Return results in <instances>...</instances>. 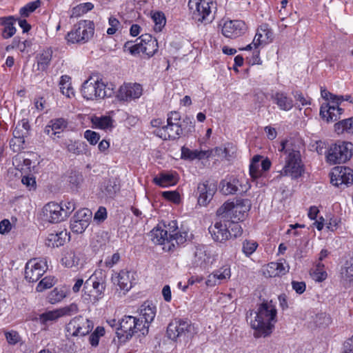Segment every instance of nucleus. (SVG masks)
I'll list each match as a JSON object with an SVG mask.
<instances>
[{"mask_svg": "<svg viewBox=\"0 0 353 353\" xmlns=\"http://www.w3.org/2000/svg\"><path fill=\"white\" fill-rule=\"evenodd\" d=\"M217 190L216 184L205 180L197 185L195 195L200 206H207Z\"/></svg>", "mask_w": 353, "mask_h": 353, "instance_id": "4468645a", "label": "nucleus"}, {"mask_svg": "<svg viewBox=\"0 0 353 353\" xmlns=\"http://www.w3.org/2000/svg\"><path fill=\"white\" fill-rule=\"evenodd\" d=\"M105 334V329L102 326H97L94 331L89 336L90 344L92 347H97L99 345V339Z\"/></svg>", "mask_w": 353, "mask_h": 353, "instance_id": "8fccbe9b", "label": "nucleus"}, {"mask_svg": "<svg viewBox=\"0 0 353 353\" xmlns=\"http://www.w3.org/2000/svg\"><path fill=\"white\" fill-rule=\"evenodd\" d=\"M17 19L12 17H0V24L4 28L2 31V37L4 39L12 37L16 32V28L14 26Z\"/></svg>", "mask_w": 353, "mask_h": 353, "instance_id": "7c9ffc66", "label": "nucleus"}, {"mask_svg": "<svg viewBox=\"0 0 353 353\" xmlns=\"http://www.w3.org/2000/svg\"><path fill=\"white\" fill-rule=\"evenodd\" d=\"M94 273L85 281L83 291L89 296L91 301H97L104 295L105 278L101 272Z\"/></svg>", "mask_w": 353, "mask_h": 353, "instance_id": "6e6552de", "label": "nucleus"}, {"mask_svg": "<svg viewBox=\"0 0 353 353\" xmlns=\"http://www.w3.org/2000/svg\"><path fill=\"white\" fill-rule=\"evenodd\" d=\"M330 182L336 187H348L353 184V170L348 167L336 166L330 173Z\"/></svg>", "mask_w": 353, "mask_h": 353, "instance_id": "ddd939ff", "label": "nucleus"}, {"mask_svg": "<svg viewBox=\"0 0 353 353\" xmlns=\"http://www.w3.org/2000/svg\"><path fill=\"white\" fill-rule=\"evenodd\" d=\"M108 23L110 26V27L108 28L107 34L109 35H112L115 34L121 26V23L119 22V21L113 16H111L108 19Z\"/></svg>", "mask_w": 353, "mask_h": 353, "instance_id": "69168bd1", "label": "nucleus"}, {"mask_svg": "<svg viewBox=\"0 0 353 353\" xmlns=\"http://www.w3.org/2000/svg\"><path fill=\"white\" fill-rule=\"evenodd\" d=\"M138 332L142 335L148 334V330L143 325V321L132 316H125L120 320L116 334L121 341H126Z\"/></svg>", "mask_w": 353, "mask_h": 353, "instance_id": "7ed1b4c3", "label": "nucleus"}, {"mask_svg": "<svg viewBox=\"0 0 353 353\" xmlns=\"http://www.w3.org/2000/svg\"><path fill=\"white\" fill-rule=\"evenodd\" d=\"M138 39L143 42V53L149 57H152L157 52L159 48L157 40L150 34H142Z\"/></svg>", "mask_w": 353, "mask_h": 353, "instance_id": "cd10ccee", "label": "nucleus"}, {"mask_svg": "<svg viewBox=\"0 0 353 353\" xmlns=\"http://www.w3.org/2000/svg\"><path fill=\"white\" fill-rule=\"evenodd\" d=\"M210 255L207 252V248L204 245H197L193 249V257L191 264L194 268L201 270L207 269L209 265Z\"/></svg>", "mask_w": 353, "mask_h": 353, "instance_id": "a211bd4d", "label": "nucleus"}, {"mask_svg": "<svg viewBox=\"0 0 353 353\" xmlns=\"http://www.w3.org/2000/svg\"><path fill=\"white\" fill-rule=\"evenodd\" d=\"M142 91V86L139 83H124L120 87L117 97L120 101H130L139 98Z\"/></svg>", "mask_w": 353, "mask_h": 353, "instance_id": "f3484780", "label": "nucleus"}, {"mask_svg": "<svg viewBox=\"0 0 353 353\" xmlns=\"http://www.w3.org/2000/svg\"><path fill=\"white\" fill-rule=\"evenodd\" d=\"M259 244L254 240H245L242 244V252L246 256H251L257 249Z\"/></svg>", "mask_w": 353, "mask_h": 353, "instance_id": "09e8293b", "label": "nucleus"}, {"mask_svg": "<svg viewBox=\"0 0 353 353\" xmlns=\"http://www.w3.org/2000/svg\"><path fill=\"white\" fill-rule=\"evenodd\" d=\"M153 181L157 185L162 188L174 185L178 182V174L172 172H160L154 178Z\"/></svg>", "mask_w": 353, "mask_h": 353, "instance_id": "393cba45", "label": "nucleus"}, {"mask_svg": "<svg viewBox=\"0 0 353 353\" xmlns=\"http://www.w3.org/2000/svg\"><path fill=\"white\" fill-rule=\"evenodd\" d=\"M113 122L112 118L106 115L101 117L94 116L91 119L92 128L101 130L112 129L114 127Z\"/></svg>", "mask_w": 353, "mask_h": 353, "instance_id": "72a5a7b5", "label": "nucleus"}, {"mask_svg": "<svg viewBox=\"0 0 353 353\" xmlns=\"http://www.w3.org/2000/svg\"><path fill=\"white\" fill-rule=\"evenodd\" d=\"M336 105H326L325 107L321 106L320 109V115L323 119H325L327 122H333L339 119L343 112V109L339 106V104L335 103Z\"/></svg>", "mask_w": 353, "mask_h": 353, "instance_id": "b1692460", "label": "nucleus"}, {"mask_svg": "<svg viewBox=\"0 0 353 353\" xmlns=\"http://www.w3.org/2000/svg\"><path fill=\"white\" fill-rule=\"evenodd\" d=\"M66 232H61L56 234H50L48 236V245L52 247H59L63 245L65 242L63 236H66Z\"/></svg>", "mask_w": 353, "mask_h": 353, "instance_id": "37998d69", "label": "nucleus"}, {"mask_svg": "<svg viewBox=\"0 0 353 353\" xmlns=\"http://www.w3.org/2000/svg\"><path fill=\"white\" fill-rule=\"evenodd\" d=\"M152 18L154 23V30L156 32H161L166 23L164 14L162 12H156Z\"/></svg>", "mask_w": 353, "mask_h": 353, "instance_id": "49530a36", "label": "nucleus"}, {"mask_svg": "<svg viewBox=\"0 0 353 353\" xmlns=\"http://www.w3.org/2000/svg\"><path fill=\"white\" fill-rule=\"evenodd\" d=\"M80 259L77 253L73 250H70L64 254L61 259V263L66 268H73L79 265Z\"/></svg>", "mask_w": 353, "mask_h": 353, "instance_id": "ea45409f", "label": "nucleus"}, {"mask_svg": "<svg viewBox=\"0 0 353 353\" xmlns=\"http://www.w3.org/2000/svg\"><path fill=\"white\" fill-rule=\"evenodd\" d=\"M84 138L90 143V145H96L100 139V135L98 132L87 130L84 132Z\"/></svg>", "mask_w": 353, "mask_h": 353, "instance_id": "e2e57ef3", "label": "nucleus"}, {"mask_svg": "<svg viewBox=\"0 0 353 353\" xmlns=\"http://www.w3.org/2000/svg\"><path fill=\"white\" fill-rule=\"evenodd\" d=\"M94 327L92 321L79 315L71 319L66 326V332L72 336H84Z\"/></svg>", "mask_w": 353, "mask_h": 353, "instance_id": "9d476101", "label": "nucleus"}, {"mask_svg": "<svg viewBox=\"0 0 353 353\" xmlns=\"http://www.w3.org/2000/svg\"><path fill=\"white\" fill-rule=\"evenodd\" d=\"M213 273L216 279L219 281L228 279L231 276L230 268L228 265H223L219 270H215Z\"/></svg>", "mask_w": 353, "mask_h": 353, "instance_id": "603ef678", "label": "nucleus"}, {"mask_svg": "<svg viewBox=\"0 0 353 353\" xmlns=\"http://www.w3.org/2000/svg\"><path fill=\"white\" fill-rule=\"evenodd\" d=\"M211 152L209 150H191L185 146L181 148V159L194 160L196 159H203L208 158L211 155Z\"/></svg>", "mask_w": 353, "mask_h": 353, "instance_id": "2f4dec72", "label": "nucleus"}, {"mask_svg": "<svg viewBox=\"0 0 353 353\" xmlns=\"http://www.w3.org/2000/svg\"><path fill=\"white\" fill-rule=\"evenodd\" d=\"M157 313L156 306L150 301H145L141 306L140 320L148 331L150 324L154 321Z\"/></svg>", "mask_w": 353, "mask_h": 353, "instance_id": "5701e85b", "label": "nucleus"}, {"mask_svg": "<svg viewBox=\"0 0 353 353\" xmlns=\"http://www.w3.org/2000/svg\"><path fill=\"white\" fill-rule=\"evenodd\" d=\"M279 151L283 152L285 164L279 171L280 176H289L292 179H298L305 172V165L300 151L289 141L281 142Z\"/></svg>", "mask_w": 353, "mask_h": 353, "instance_id": "f257e3e1", "label": "nucleus"}, {"mask_svg": "<svg viewBox=\"0 0 353 353\" xmlns=\"http://www.w3.org/2000/svg\"><path fill=\"white\" fill-rule=\"evenodd\" d=\"M156 134L163 140H176L183 134L181 124L168 123L159 128Z\"/></svg>", "mask_w": 353, "mask_h": 353, "instance_id": "aec40b11", "label": "nucleus"}, {"mask_svg": "<svg viewBox=\"0 0 353 353\" xmlns=\"http://www.w3.org/2000/svg\"><path fill=\"white\" fill-rule=\"evenodd\" d=\"M106 85L102 79L90 78L82 85L81 94L84 99L87 100H97L103 99L110 94H108L105 90Z\"/></svg>", "mask_w": 353, "mask_h": 353, "instance_id": "1a4fd4ad", "label": "nucleus"}, {"mask_svg": "<svg viewBox=\"0 0 353 353\" xmlns=\"http://www.w3.org/2000/svg\"><path fill=\"white\" fill-rule=\"evenodd\" d=\"M237 180H233L232 181H228L225 184L223 185L222 191L225 194H234L239 190L237 184Z\"/></svg>", "mask_w": 353, "mask_h": 353, "instance_id": "6e6d98bb", "label": "nucleus"}, {"mask_svg": "<svg viewBox=\"0 0 353 353\" xmlns=\"http://www.w3.org/2000/svg\"><path fill=\"white\" fill-rule=\"evenodd\" d=\"M24 136L28 137L30 134V125L28 119H22L18 122L14 130H17Z\"/></svg>", "mask_w": 353, "mask_h": 353, "instance_id": "052dcab7", "label": "nucleus"}, {"mask_svg": "<svg viewBox=\"0 0 353 353\" xmlns=\"http://www.w3.org/2000/svg\"><path fill=\"white\" fill-rule=\"evenodd\" d=\"M59 310L61 317L65 316H71L79 312V307L77 304L72 303L69 305L59 308Z\"/></svg>", "mask_w": 353, "mask_h": 353, "instance_id": "bf43d9fd", "label": "nucleus"}, {"mask_svg": "<svg viewBox=\"0 0 353 353\" xmlns=\"http://www.w3.org/2000/svg\"><path fill=\"white\" fill-rule=\"evenodd\" d=\"M120 189V180L116 177L105 179L101 185L102 193L107 198L112 199L116 196Z\"/></svg>", "mask_w": 353, "mask_h": 353, "instance_id": "4be33fe9", "label": "nucleus"}, {"mask_svg": "<svg viewBox=\"0 0 353 353\" xmlns=\"http://www.w3.org/2000/svg\"><path fill=\"white\" fill-rule=\"evenodd\" d=\"M246 30V25L241 20L225 21L222 27V34L228 38H236L241 36Z\"/></svg>", "mask_w": 353, "mask_h": 353, "instance_id": "6ab92c4d", "label": "nucleus"}, {"mask_svg": "<svg viewBox=\"0 0 353 353\" xmlns=\"http://www.w3.org/2000/svg\"><path fill=\"white\" fill-rule=\"evenodd\" d=\"M92 213L88 208H82L70 220V229L76 234L83 233L90 225Z\"/></svg>", "mask_w": 353, "mask_h": 353, "instance_id": "2eb2a0df", "label": "nucleus"}, {"mask_svg": "<svg viewBox=\"0 0 353 353\" xmlns=\"http://www.w3.org/2000/svg\"><path fill=\"white\" fill-rule=\"evenodd\" d=\"M324 265L321 262H319L314 270L313 271L312 276L314 280L318 282H322L326 279L327 274L324 270Z\"/></svg>", "mask_w": 353, "mask_h": 353, "instance_id": "a18cd8bd", "label": "nucleus"}, {"mask_svg": "<svg viewBox=\"0 0 353 353\" xmlns=\"http://www.w3.org/2000/svg\"><path fill=\"white\" fill-rule=\"evenodd\" d=\"M217 216L219 221L211 225L208 230L214 241L224 243L232 237V233L228 227L227 218L223 215Z\"/></svg>", "mask_w": 353, "mask_h": 353, "instance_id": "dca6fc26", "label": "nucleus"}, {"mask_svg": "<svg viewBox=\"0 0 353 353\" xmlns=\"http://www.w3.org/2000/svg\"><path fill=\"white\" fill-rule=\"evenodd\" d=\"M272 99L280 110L288 111L293 108V100L283 92H276L272 95Z\"/></svg>", "mask_w": 353, "mask_h": 353, "instance_id": "c756f323", "label": "nucleus"}, {"mask_svg": "<svg viewBox=\"0 0 353 353\" xmlns=\"http://www.w3.org/2000/svg\"><path fill=\"white\" fill-rule=\"evenodd\" d=\"M61 316L59 309L45 312L39 315L40 323L43 325V330H47L49 323L56 322Z\"/></svg>", "mask_w": 353, "mask_h": 353, "instance_id": "c9c22d12", "label": "nucleus"}, {"mask_svg": "<svg viewBox=\"0 0 353 353\" xmlns=\"http://www.w3.org/2000/svg\"><path fill=\"white\" fill-rule=\"evenodd\" d=\"M65 296L66 294L64 290L55 288L50 292L48 298L51 304H54L62 301Z\"/></svg>", "mask_w": 353, "mask_h": 353, "instance_id": "de8ad7c7", "label": "nucleus"}, {"mask_svg": "<svg viewBox=\"0 0 353 353\" xmlns=\"http://www.w3.org/2000/svg\"><path fill=\"white\" fill-rule=\"evenodd\" d=\"M334 130L338 134H342L345 132L353 133V120L348 118L339 121L334 124Z\"/></svg>", "mask_w": 353, "mask_h": 353, "instance_id": "a19ab883", "label": "nucleus"}, {"mask_svg": "<svg viewBox=\"0 0 353 353\" xmlns=\"http://www.w3.org/2000/svg\"><path fill=\"white\" fill-rule=\"evenodd\" d=\"M162 196L169 201L178 204L181 201L180 194L176 191H165L162 192Z\"/></svg>", "mask_w": 353, "mask_h": 353, "instance_id": "0e129e2a", "label": "nucleus"}, {"mask_svg": "<svg viewBox=\"0 0 353 353\" xmlns=\"http://www.w3.org/2000/svg\"><path fill=\"white\" fill-rule=\"evenodd\" d=\"M132 272L123 270H121L115 277H112V280L114 283H117L119 286L121 290L128 292L132 287Z\"/></svg>", "mask_w": 353, "mask_h": 353, "instance_id": "a878e982", "label": "nucleus"}, {"mask_svg": "<svg viewBox=\"0 0 353 353\" xmlns=\"http://www.w3.org/2000/svg\"><path fill=\"white\" fill-rule=\"evenodd\" d=\"M259 31L263 34L265 44L271 42L273 39V32L268 23H263L259 27Z\"/></svg>", "mask_w": 353, "mask_h": 353, "instance_id": "5fc2aeb1", "label": "nucleus"}, {"mask_svg": "<svg viewBox=\"0 0 353 353\" xmlns=\"http://www.w3.org/2000/svg\"><path fill=\"white\" fill-rule=\"evenodd\" d=\"M124 48L128 50L132 55L139 54L140 52L143 53V42L140 40L138 43L133 44L132 42H126L124 45Z\"/></svg>", "mask_w": 353, "mask_h": 353, "instance_id": "864d4df0", "label": "nucleus"}, {"mask_svg": "<svg viewBox=\"0 0 353 353\" xmlns=\"http://www.w3.org/2000/svg\"><path fill=\"white\" fill-rule=\"evenodd\" d=\"M47 269V262L45 259H30L26 265L25 279L29 283L37 282L46 272Z\"/></svg>", "mask_w": 353, "mask_h": 353, "instance_id": "f8f14e48", "label": "nucleus"}, {"mask_svg": "<svg viewBox=\"0 0 353 353\" xmlns=\"http://www.w3.org/2000/svg\"><path fill=\"white\" fill-rule=\"evenodd\" d=\"M54 285V278L51 276H46L38 283L36 289L38 292H42L52 288Z\"/></svg>", "mask_w": 353, "mask_h": 353, "instance_id": "13d9d810", "label": "nucleus"}, {"mask_svg": "<svg viewBox=\"0 0 353 353\" xmlns=\"http://www.w3.org/2000/svg\"><path fill=\"white\" fill-rule=\"evenodd\" d=\"M193 326L188 319L176 318L172 321L167 327V336L173 341L181 336H188L192 333Z\"/></svg>", "mask_w": 353, "mask_h": 353, "instance_id": "9b49d317", "label": "nucleus"}, {"mask_svg": "<svg viewBox=\"0 0 353 353\" xmlns=\"http://www.w3.org/2000/svg\"><path fill=\"white\" fill-rule=\"evenodd\" d=\"M341 279L348 286L353 285V257L345 261L341 270Z\"/></svg>", "mask_w": 353, "mask_h": 353, "instance_id": "473e14b6", "label": "nucleus"}, {"mask_svg": "<svg viewBox=\"0 0 353 353\" xmlns=\"http://www.w3.org/2000/svg\"><path fill=\"white\" fill-rule=\"evenodd\" d=\"M239 221H235L234 219H227L228 227L230 233H232V236L236 238L239 236H241L243 230L241 226L239 223Z\"/></svg>", "mask_w": 353, "mask_h": 353, "instance_id": "3c124183", "label": "nucleus"}, {"mask_svg": "<svg viewBox=\"0 0 353 353\" xmlns=\"http://www.w3.org/2000/svg\"><path fill=\"white\" fill-rule=\"evenodd\" d=\"M94 32V22L90 20H81L67 34L65 39L68 43L84 44L93 37Z\"/></svg>", "mask_w": 353, "mask_h": 353, "instance_id": "423d86ee", "label": "nucleus"}, {"mask_svg": "<svg viewBox=\"0 0 353 353\" xmlns=\"http://www.w3.org/2000/svg\"><path fill=\"white\" fill-rule=\"evenodd\" d=\"M41 3V0H36L27 3L20 9L19 13L21 16L23 17H28L30 13L33 12L36 10V9L40 7Z\"/></svg>", "mask_w": 353, "mask_h": 353, "instance_id": "c03bdc74", "label": "nucleus"}, {"mask_svg": "<svg viewBox=\"0 0 353 353\" xmlns=\"http://www.w3.org/2000/svg\"><path fill=\"white\" fill-rule=\"evenodd\" d=\"M94 8V5L91 2L83 3L77 5L72 9L71 17H79Z\"/></svg>", "mask_w": 353, "mask_h": 353, "instance_id": "79ce46f5", "label": "nucleus"}, {"mask_svg": "<svg viewBox=\"0 0 353 353\" xmlns=\"http://www.w3.org/2000/svg\"><path fill=\"white\" fill-rule=\"evenodd\" d=\"M321 94L322 98L325 100L330 101L333 103L339 104V95H335L330 92L325 88H321Z\"/></svg>", "mask_w": 353, "mask_h": 353, "instance_id": "774afa93", "label": "nucleus"}, {"mask_svg": "<svg viewBox=\"0 0 353 353\" xmlns=\"http://www.w3.org/2000/svg\"><path fill=\"white\" fill-rule=\"evenodd\" d=\"M215 5L214 0H189L188 1V7L192 12L193 19L205 23L212 21V8Z\"/></svg>", "mask_w": 353, "mask_h": 353, "instance_id": "0eeeda50", "label": "nucleus"}, {"mask_svg": "<svg viewBox=\"0 0 353 353\" xmlns=\"http://www.w3.org/2000/svg\"><path fill=\"white\" fill-rule=\"evenodd\" d=\"M59 204L61 205V207H63V213L65 218L69 216V215L75 210V203L73 201H62Z\"/></svg>", "mask_w": 353, "mask_h": 353, "instance_id": "338daca9", "label": "nucleus"}, {"mask_svg": "<svg viewBox=\"0 0 353 353\" xmlns=\"http://www.w3.org/2000/svg\"><path fill=\"white\" fill-rule=\"evenodd\" d=\"M188 238V232H176L173 234H169V243H171L170 245H168V250L171 251L175 247L174 244L172 243L173 241H175L176 243L179 245H182L186 242Z\"/></svg>", "mask_w": 353, "mask_h": 353, "instance_id": "58836bf2", "label": "nucleus"}, {"mask_svg": "<svg viewBox=\"0 0 353 353\" xmlns=\"http://www.w3.org/2000/svg\"><path fill=\"white\" fill-rule=\"evenodd\" d=\"M12 134L13 138L10 141V148L14 152H19L24 149L25 138L27 137L20 132L18 129L14 130Z\"/></svg>", "mask_w": 353, "mask_h": 353, "instance_id": "f704fd0d", "label": "nucleus"}, {"mask_svg": "<svg viewBox=\"0 0 353 353\" xmlns=\"http://www.w3.org/2000/svg\"><path fill=\"white\" fill-rule=\"evenodd\" d=\"M151 240L155 244H165V242L169 243V235L168 231L161 228H154L150 232Z\"/></svg>", "mask_w": 353, "mask_h": 353, "instance_id": "4c0bfd02", "label": "nucleus"}, {"mask_svg": "<svg viewBox=\"0 0 353 353\" xmlns=\"http://www.w3.org/2000/svg\"><path fill=\"white\" fill-rule=\"evenodd\" d=\"M250 200L240 199L234 202L224 203L216 211L217 215H223L227 219H234L235 221H243L247 212L250 210Z\"/></svg>", "mask_w": 353, "mask_h": 353, "instance_id": "39448f33", "label": "nucleus"}, {"mask_svg": "<svg viewBox=\"0 0 353 353\" xmlns=\"http://www.w3.org/2000/svg\"><path fill=\"white\" fill-rule=\"evenodd\" d=\"M255 314L254 320L250 322L252 328L255 330V337L269 336L272 332L274 323L276 321L275 307L268 303H263Z\"/></svg>", "mask_w": 353, "mask_h": 353, "instance_id": "f03ea898", "label": "nucleus"}, {"mask_svg": "<svg viewBox=\"0 0 353 353\" xmlns=\"http://www.w3.org/2000/svg\"><path fill=\"white\" fill-rule=\"evenodd\" d=\"M278 263L270 262L267 265V267L264 270L263 274L266 277H275L279 276V272H278Z\"/></svg>", "mask_w": 353, "mask_h": 353, "instance_id": "4d7b16f0", "label": "nucleus"}, {"mask_svg": "<svg viewBox=\"0 0 353 353\" xmlns=\"http://www.w3.org/2000/svg\"><path fill=\"white\" fill-rule=\"evenodd\" d=\"M52 57V50L51 48H44L37 54L36 57L37 70L42 72L46 71L50 64Z\"/></svg>", "mask_w": 353, "mask_h": 353, "instance_id": "c85d7f7f", "label": "nucleus"}, {"mask_svg": "<svg viewBox=\"0 0 353 353\" xmlns=\"http://www.w3.org/2000/svg\"><path fill=\"white\" fill-rule=\"evenodd\" d=\"M63 207L55 202H50L43 208V213L46 219L52 223H57L65 219L63 213Z\"/></svg>", "mask_w": 353, "mask_h": 353, "instance_id": "412c9836", "label": "nucleus"}, {"mask_svg": "<svg viewBox=\"0 0 353 353\" xmlns=\"http://www.w3.org/2000/svg\"><path fill=\"white\" fill-rule=\"evenodd\" d=\"M181 124L182 125L183 132L190 133L194 131L195 125L193 118L185 116L183 119V122Z\"/></svg>", "mask_w": 353, "mask_h": 353, "instance_id": "680f3d73", "label": "nucleus"}, {"mask_svg": "<svg viewBox=\"0 0 353 353\" xmlns=\"http://www.w3.org/2000/svg\"><path fill=\"white\" fill-rule=\"evenodd\" d=\"M353 154V144L347 141H337L331 144L327 150L325 159L330 165L343 163Z\"/></svg>", "mask_w": 353, "mask_h": 353, "instance_id": "20e7f679", "label": "nucleus"}, {"mask_svg": "<svg viewBox=\"0 0 353 353\" xmlns=\"http://www.w3.org/2000/svg\"><path fill=\"white\" fill-rule=\"evenodd\" d=\"M68 122L63 118H57L51 119L49 123L46 126L44 132L52 137L60 132L63 131L68 127Z\"/></svg>", "mask_w": 353, "mask_h": 353, "instance_id": "bb28decb", "label": "nucleus"}, {"mask_svg": "<svg viewBox=\"0 0 353 353\" xmlns=\"http://www.w3.org/2000/svg\"><path fill=\"white\" fill-rule=\"evenodd\" d=\"M65 145L68 152L75 155L86 154L88 152V145L83 141L70 140Z\"/></svg>", "mask_w": 353, "mask_h": 353, "instance_id": "e433bc0d", "label": "nucleus"}]
</instances>
